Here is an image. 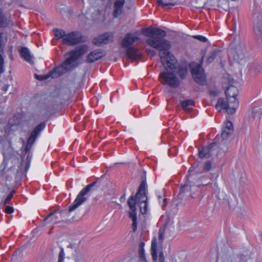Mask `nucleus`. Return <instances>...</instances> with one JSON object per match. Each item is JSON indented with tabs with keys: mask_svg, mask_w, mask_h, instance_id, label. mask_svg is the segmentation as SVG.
Returning a JSON list of instances; mask_svg holds the SVG:
<instances>
[{
	"mask_svg": "<svg viewBox=\"0 0 262 262\" xmlns=\"http://www.w3.org/2000/svg\"><path fill=\"white\" fill-rule=\"evenodd\" d=\"M159 260L160 262H165L164 254L163 252H161L159 254Z\"/></svg>",
	"mask_w": 262,
	"mask_h": 262,
	"instance_id": "38",
	"label": "nucleus"
},
{
	"mask_svg": "<svg viewBox=\"0 0 262 262\" xmlns=\"http://www.w3.org/2000/svg\"><path fill=\"white\" fill-rule=\"evenodd\" d=\"M65 257V253L63 248H60V251L59 254L58 262H63Z\"/></svg>",
	"mask_w": 262,
	"mask_h": 262,
	"instance_id": "30",
	"label": "nucleus"
},
{
	"mask_svg": "<svg viewBox=\"0 0 262 262\" xmlns=\"http://www.w3.org/2000/svg\"><path fill=\"white\" fill-rule=\"evenodd\" d=\"M75 262H78V261H76Z\"/></svg>",
	"mask_w": 262,
	"mask_h": 262,
	"instance_id": "48",
	"label": "nucleus"
},
{
	"mask_svg": "<svg viewBox=\"0 0 262 262\" xmlns=\"http://www.w3.org/2000/svg\"><path fill=\"white\" fill-rule=\"evenodd\" d=\"M192 168H193V167H190L189 171H191L192 170Z\"/></svg>",
	"mask_w": 262,
	"mask_h": 262,
	"instance_id": "45",
	"label": "nucleus"
},
{
	"mask_svg": "<svg viewBox=\"0 0 262 262\" xmlns=\"http://www.w3.org/2000/svg\"><path fill=\"white\" fill-rule=\"evenodd\" d=\"M88 47L85 45H82L75 48L66 56H68L66 59L63 63L60 66L54 69L48 74L45 75L35 74V77L38 80H44L51 77L52 78H57L64 73L69 71L72 67V64L78 59L81 57L88 51Z\"/></svg>",
	"mask_w": 262,
	"mask_h": 262,
	"instance_id": "2",
	"label": "nucleus"
},
{
	"mask_svg": "<svg viewBox=\"0 0 262 262\" xmlns=\"http://www.w3.org/2000/svg\"><path fill=\"white\" fill-rule=\"evenodd\" d=\"M158 5L162 7L168 6L169 8H171L175 5L173 3L170 2H164L163 0H157Z\"/></svg>",
	"mask_w": 262,
	"mask_h": 262,
	"instance_id": "27",
	"label": "nucleus"
},
{
	"mask_svg": "<svg viewBox=\"0 0 262 262\" xmlns=\"http://www.w3.org/2000/svg\"><path fill=\"white\" fill-rule=\"evenodd\" d=\"M82 40L81 34L77 31L72 32L64 37L62 43L68 46H74L80 43Z\"/></svg>",
	"mask_w": 262,
	"mask_h": 262,
	"instance_id": "10",
	"label": "nucleus"
},
{
	"mask_svg": "<svg viewBox=\"0 0 262 262\" xmlns=\"http://www.w3.org/2000/svg\"><path fill=\"white\" fill-rule=\"evenodd\" d=\"M162 199V197H161V196H159V200H160V199Z\"/></svg>",
	"mask_w": 262,
	"mask_h": 262,
	"instance_id": "47",
	"label": "nucleus"
},
{
	"mask_svg": "<svg viewBox=\"0 0 262 262\" xmlns=\"http://www.w3.org/2000/svg\"><path fill=\"white\" fill-rule=\"evenodd\" d=\"M144 244L143 242L140 243L139 248V257L142 261H145V255L144 250Z\"/></svg>",
	"mask_w": 262,
	"mask_h": 262,
	"instance_id": "24",
	"label": "nucleus"
},
{
	"mask_svg": "<svg viewBox=\"0 0 262 262\" xmlns=\"http://www.w3.org/2000/svg\"><path fill=\"white\" fill-rule=\"evenodd\" d=\"M173 72L177 73L181 79H184L188 74V68L186 66H179Z\"/></svg>",
	"mask_w": 262,
	"mask_h": 262,
	"instance_id": "18",
	"label": "nucleus"
},
{
	"mask_svg": "<svg viewBox=\"0 0 262 262\" xmlns=\"http://www.w3.org/2000/svg\"><path fill=\"white\" fill-rule=\"evenodd\" d=\"M148 53H152L153 54H155V52L153 50H149Z\"/></svg>",
	"mask_w": 262,
	"mask_h": 262,
	"instance_id": "42",
	"label": "nucleus"
},
{
	"mask_svg": "<svg viewBox=\"0 0 262 262\" xmlns=\"http://www.w3.org/2000/svg\"><path fill=\"white\" fill-rule=\"evenodd\" d=\"M219 51L216 50H213L207 59V62L208 63L212 62L217 56Z\"/></svg>",
	"mask_w": 262,
	"mask_h": 262,
	"instance_id": "26",
	"label": "nucleus"
},
{
	"mask_svg": "<svg viewBox=\"0 0 262 262\" xmlns=\"http://www.w3.org/2000/svg\"><path fill=\"white\" fill-rule=\"evenodd\" d=\"M252 112L255 114V113H258V115H261V111L259 110V109L258 108H257L256 107H254L253 108V111H252Z\"/></svg>",
	"mask_w": 262,
	"mask_h": 262,
	"instance_id": "39",
	"label": "nucleus"
},
{
	"mask_svg": "<svg viewBox=\"0 0 262 262\" xmlns=\"http://www.w3.org/2000/svg\"><path fill=\"white\" fill-rule=\"evenodd\" d=\"M103 56V54L100 50H95L89 54L86 59V62L92 63L98 60Z\"/></svg>",
	"mask_w": 262,
	"mask_h": 262,
	"instance_id": "17",
	"label": "nucleus"
},
{
	"mask_svg": "<svg viewBox=\"0 0 262 262\" xmlns=\"http://www.w3.org/2000/svg\"><path fill=\"white\" fill-rule=\"evenodd\" d=\"M209 93H210V95H212L213 96L217 95V92L215 91H210L209 92Z\"/></svg>",
	"mask_w": 262,
	"mask_h": 262,
	"instance_id": "40",
	"label": "nucleus"
},
{
	"mask_svg": "<svg viewBox=\"0 0 262 262\" xmlns=\"http://www.w3.org/2000/svg\"><path fill=\"white\" fill-rule=\"evenodd\" d=\"M59 11H60L61 14H63V10H62V9H59Z\"/></svg>",
	"mask_w": 262,
	"mask_h": 262,
	"instance_id": "44",
	"label": "nucleus"
},
{
	"mask_svg": "<svg viewBox=\"0 0 262 262\" xmlns=\"http://www.w3.org/2000/svg\"><path fill=\"white\" fill-rule=\"evenodd\" d=\"M14 208L10 206H7L5 208V211L7 214H11L14 212Z\"/></svg>",
	"mask_w": 262,
	"mask_h": 262,
	"instance_id": "35",
	"label": "nucleus"
},
{
	"mask_svg": "<svg viewBox=\"0 0 262 262\" xmlns=\"http://www.w3.org/2000/svg\"><path fill=\"white\" fill-rule=\"evenodd\" d=\"M8 85H5V86L3 87V90L5 92H7V90H8Z\"/></svg>",
	"mask_w": 262,
	"mask_h": 262,
	"instance_id": "41",
	"label": "nucleus"
},
{
	"mask_svg": "<svg viewBox=\"0 0 262 262\" xmlns=\"http://www.w3.org/2000/svg\"><path fill=\"white\" fill-rule=\"evenodd\" d=\"M96 183L94 182L86 185L79 192L73 204L69 206V211L70 212L74 211L86 201L87 198L85 195L88 193L91 188L94 186Z\"/></svg>",
	"mask_w": 262,
	"mask_h": 262,
	"instance_id": "6",
	"label": "nucleus"
},
{
	"mask_svg": "<svg viewBox=\"0 0 262 262\" xmlns=\"http://www.w3.org/2000/svg\"><path fill=\"white\" fill-rule=\"evenodd\" d=\"M192 76L196 82L204 85L206 83V77L201 63L194 64L191 68Z\"/></svg>",
	"mask_w": 262,
	"mask_h": 262,
	"instance_id": "8",
	"label": "nucleus"
},
{
	"mask_svg": "<svg viewBox=\"0 0 262 262\" xmlns=\"http://www.w3.org/2000/svg\"><path fill=\"white\" fill-rule=\"evenodd\" d=\"M19 53L21 56L24 59L28 62H31L32 59L30 53L28 48L26 47H21L19 50Z\"/></svg>",
	"mask_w": 262,
	"mask_h": 262,
	"instance_id": "20",
	"label": "nucleus"
},
{
	"mask_svg": "<svg viewBox=\"0 0 262 262\" xmlns=\"http://www.w3.org/2000/svg\"><path fill=\"white\" fill-rule=\"evenodd\" d=\"M147 185L144 181L140 184L138 191L135 196H130L128 199L127 204L131 210L129 212V218L132 220V229L135 232L137 229V220L136 206L138 204L140 212L142 214H146L148 211L147 197L146 196Z\"/></svg>",
	"mask_w": 262,
	"mask_h": 262,
	"instance_id": "3",
	"label": "nucleus"
},
{
	"mask_svg": "<svg viewBox=\"0 0 262 262\" xmlns=\"http://www.w3.org/2000/svg\"><path fill=\"white\" fill-rule=\"evenodd\" d=\"M231 134L232 132L224 128L222 132L221 137L223 139V140H226Z\"/></svg>",
	"mask_w": 262,
	"mask_h": 262,
	"instance_id": "28",
	"label": "nucleus"
},
{
	"mask_svg": "<svg viewBox=\"0 0 262 262\" xmlns=\"http://www.w3.org/2000/svg\"><path fill=\"white\" fill-rule=\"evenodd\" d=\"M53 32L55 36L57 39H61L64 38V37L66 35V32L64 30L62 29H55L53 30Z\"/></svg>",
	"mask_w": 262,
	"mask_h": 262,
	"instance_id": "22",
	"label": "nucleus"
},
{
	"mask_svg": "<svg viewBox=\"0 0 262 262\" xmlns=\"http://www.w3.org/2000/svg\"><path fill=\"white\" fill-rule=\"evenodd\" d=\"M125 0H115L113 15L114 17H117L122 12Z\"/></svg>",
	"mask_w": 262,
	"mask_h": 262,
	"instance_id": "15",
	"label": "nucleus"
},
{
	"mask_svg": "<svg viewBox=\"0 0 262 262\" xmlns=\"http://www.w3.org/2000/svg\"><path fill=\"white\" fill-rule=\"evenodd\" d=\"M4 59L1 54H0V74L4 72Z\"/></svg>",
	"mask_w": 262,
	"mask_h": 262,
	"instance_id": "33",
	"label": "nucleus"
},
{
	"mask_svg": "<svg viewBox=\"0 0 262 262\" xmlns=\"http://www.w3.org/2000/svg\"><path fill=\"white\" fill-rule=\"evenodd\" d=\"M57 214H59L58 211H55L52 213H50L45 219L44 221H46L48 220H50L51 222H56L57 220H58V217L57 215Z\"/></svg>",
	"mask_w": 262,
	"mask_h": 262,
	"instance_id": "23",
	"label": "nucleus"
},
{
	"mask_svg": "<svg viewBox=\"0 0 262 262\" xmlns=\"http://www.w3.org/2000/svg\"><path fill=\"white\" fill-rule=\"evenodd\" d=\"M161 83L164 85H167L172 88H177L180 85V81L177 76L174 72L163 71L159 75Z\"/></svg>",
	"mask_w": 262,
	"mask_h": 262,
	"instance_id": "5",
	"label": "nucleus"
},
{
	"mask_svg": "<svg viewBox=\"0 0 262 262\" xmlns=\"http://www.w3.org/2000/svg\"><path fill=\"white\" fill-rule=\"evenodd\" d=\"M247 48L245 44L239 41L237 43L232 52L233 59L240 64H243L247 59Z\"/></svg>",
	"mask_w": 262,
	"mask_h": 262,
	"instance_id": "7",
	"label": "nucleus"
},
{
	"mask_svg": "<svg viewBox=\"0 0 262 262\" xmlns=\"http://www.w3.org/2000/svg\"><path fill=\"white\" fill-rule=\"evenodd\" d=\"M142 33L148 37L146 43L159 51L161 62L165 70L173 71L177 68V60L168 51L171 48V44L169 41L164 38L166 35V31L158 28L150 27L143 29Z\"/></svg>",
	"mask_w": 262,
	"mask_h": 262,
	"instance_id": "1",
	"label": "nucleus"
},
{
	"mask_svg": "<svg viewBox=\"0 0 262 262\" xmlns=\"http://www.w3.org/2000/svg\"><path fill=\"white\" fill-rule=\"evenodd\" d=\"M140 39V33L138 32L127 33L122 40L121 45L124 48L131 47L132 45Z\"/></svg>",
	"mask_w": 262,
	"mask_h": 262,
	"instance_id": "11",
	"label": "nucleus"
},
{
	"mask_svg": "<svg viewBox=\"0 0 262 262\" xmlns=\"http://www.w3.org/2000/svg\"><path fill=\"white\" fill-rule=\"evenodd\" d=\"M157 242L156 238L152 239L151 241V254L152 259L154 261L157 259Z\"/></svg>",
	"mask_w": 262,
	"mask_h": 262,
	"instance_id": "21",
	"label": "nucleus"
},
{
	"mask_svg": "<svg viewBox=\"0 0 262 262\" xmlns=\"http://www.w3.org/2000/svg\"><path fill=\"white\" fill-rule=\"evenodd\" d=\"M224 128L232 133L233 130V126L232 123L230 121H227L225 123V126Z\"/></svg>",
	"mask_w": 262,
	"mask_h": 262,
	"instance_id": "31",
	"label": "nucleus"
},
{
	"mask_svg": "<svg viewBox=\"0 0 262 262\" xmlns=\"http://www.w3.org/2000/svg\"><path fill=\"white\" fill-rule=\"evenodd\" d=\"M238 94V90L237 88L235 86L231 84L225 91L227 102L225 101L223 98H220L218 99L217 103L215 105V108L219 111L224 109L226 110L228 114H233L239 105L238 101L236 99Z\"/></svg>",
	"mask_w": 262,
	"mask_h": 262,
	"instance_id": "4",
	"label": "nucleus"
},
{
	"mask_svg": "<svg viewBox=\"0 0 262 262\" xmlns=\"http://www.w3.org/2000/svg\"><path fill=\"white\" fill-rule=\"evenodd\" d=\"M14 192L12 191L6 198V199L4 201L3 204L4 205H6L8 203L9 201L12 199L13 197V195L14 194Z\"/></svg>",
	"mask_w": 262,
	"mask_h": 262,
	"instance_id": "34",
	"label": "nucleus"
},
{
	"mask_svg": "<svg viewBox=\"0 0 262 262\" xmlns=\"http://www.w3.org/2000/svg\"><path fill=\"white\" fill-rule=\"evenodd\" d=\"M254 32L257 36H260L262 34V26L260 25H257L254 28Z\"/></svg>",
	"mask_w": 262,
	"mask_h": 262,
	"instance_id": "32",
	"label": "nucleus"
},
{
	"mask_svg": "<svg viewBox=\"0 0 262 262\" xmlns=\"http://www.w3.org/2000/svg\"><path fill=\"white\" fill-rule=\"evenodd\" d=\"M7 42V38L3 36V33H0V50H3Z\"/></svg>",
	"mask_w": 262,
	"mask_h": 262,
	"instance_id": "29",
	"label": "nucleus"
},
{
	"mask_svg": "<svg viewBox=\"0 0 262 262\" xmlns=\"http://www.w3.org/2000/svg\"><path fill=\"white\" fill-rule=\"evenodd\" d=\"M217 143L215 142H212L208 146L203 147L199 150V157L201 158H209L212 155V150L213 147L216 146Z\"/></svg>",
	"mask_w": 262,
	"mask_h": 262,
	"instance_id": "13",
	"label": "nucleus"
},
{
	"mask_svg": "<svg viewBox=\"0 0 262 262\" xmlns=\"http://www.w3.org/2000/svg\"><path fill=\"white\" fill-rule=\"evenodd\" d=\"M13 25L14 23L11 20V17L6 16L3 10L0 8V28H6Z\"/></svg>",
	"mask_w": 262,
	"mask_h": 262,
	"instance_id": "14",
	"label": "nucleus"
},
{
	"mask_svg": "<svg viewBox=\"0 0 262 262\" xmlns=\"http://www.w3.org/2000/svg\"><path fill=\"white\" fill-rule=\"evenodd\" d=\"M193 37L194 38H196V39L199 40L200 41H201L203 42H205L207 40V39L205 36H203L202 35H195L193 36Z\"/></svg>",
	"mask_w": 262,
	"mask_h": 262,
	"instance_id": "36",
	"label": "nucleus"
},
{
	"mask_svg": "<svg viewBox=\"0 0 262 262\" xmlns=\"http://www.w3.org/2000/svg\"><path fill=\"white\" fill-rule=\"evenodd\" d=\"M46 123L42 122L35 127L28 139L27 143L25 148L26 153H28L30 151L33 144L36 140V138L39 135L40 133L44 129Z\"/></svg>",
	"mask_w": 262,
	"mask_h": 262,
	"instance_id": "9",
	"label": "nucleus"
},
{
	"mask_svg": "<svg viewBox=\"0 0 262 262\" xmlns=\"http://www.w3.org/2000/svg\"><path fill=\"white\" fill-rule=\"evenodd\" d=\"M181 107H182L183 110L185 112H186L187 113H189L192 110V108L189 107V106H194V102L192 99H188V100L182 101L181 102Z\"/></svg>",
	"mask_w": 262,
	"mask_h": 262,
	"instance_id": "19",
	"label": "nucleus"
},
{
	"mask_svg": "<svg viewBox=\"0 0 262 262\" xmlns=\"http://www.w3.org/2000/svg\"><path fill=\"white\" fill-rule=\"evenodd\" d=\"M188 187L187 185H184L183 186V187L181 188V192H182L183 191V189H185V188H187Z\"/></svg>",
	"mask_w": 262,
	"mask_h": 262,
	"instance_id": "43",
	"label": "nucleus"
},
{
	"mask_svg": "<svg viewBox=\"0 0 262 262\" xmlns=\"http://www.w3.org/2000/svg\"><path fill=\"white\" fill-rule=\"evenodd\" d=\"M212 167V162L210 160L206 161L203 165L202 172H206L209 171Z\"/></svg>",
	"mask_w": 262,
	"mask_h": 262,
	"instance_id": "25",
	"label": "nucleus"
},
{
	"mask_svg": "<svg viewBox=\"0 0 262 262\" xmlns=\"http://www.w3.org/2000/svg\"><path fill=\"white\" fill-rule=\"evenodd\" d=\"M113 36L112 33H106L94 38L93 42L97 46L106 44L113 41Z\"/></svg>",
	"mask_w": 262,
	"mask_h": 262,
	"instance_id": "12",
	"label": "nucleus"
},
{
	"mask_svg": "<svg viewBox=\"0 0 262 262\" xmlns=\"http://www.w3.org/2000/svg\"><path fill=\"white\" fill-rule=\"evenodd\" d=\"M164 238V231L162 229H160L159 231V239L162 241Z\"/></svg>",
	"mask_w": 262,
	"mask_h": 262,
	"instance_id": "37",
	"label": "nucleus"
},
{
	"mask_svg": "<svg viewBox=\"0 0 262 262\" xmlns=\"http://www.w3.org/2000/svg\"><path fill=\"white\" fill-rule=\"evenodd\" d=\"M165 200H166V199H163V203H164V202L165 201Z\"/></svg>",
	"mask_w": 262,
	"mask_h": 262,
	"instance_id": "46",
	"label": "nucleus"
},
{
	"mask_svg": "<svg viewBox=\"0 0 262 262\" xmlns=\"http://www.w3.org/2000/svg\"><path fill=\"white\" fill-rule=\"evenodd\" d=\"M125 53L127 57L132 60L138 59L141 57L139 50L134 47L126 48Z\"/></svg>",
	"mask_w": 262,
	"mask_h": 262,
	"instance_id": "16",
	"label": "nucleus"
}]
</instances>
